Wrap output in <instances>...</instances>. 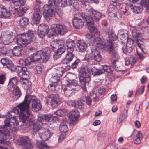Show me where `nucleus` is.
Returning a JSON list of instances; mask_svg holds the SVG:
<instances>
[{
    "label": "nucleus",
    "instance_id": "f257e3e1",
    "mask_svg": "<svg viewBox=\"0 0 149 149\" xmlns=\"http://www.w3.org/2000/svg\"><path fill=\"white\" fill-rule=\"evenodd\" d=\"M29 104H31L32 108L34 109L36 111L40 110L42 107L40 101L36 96L30 95H26L23 102L17 106L20 110L19 120L24 123L28 118V116L30 114L29 110Z\"/></svg>",
    "mask_w": 149,
    "mask_h": 149
},
{
    "label": "nucleus",
    "instance_id": "f03ea898",
    "mask_svg": "<svg viewBox=\"0 0 149 149\" xmlns=\"http://www.w3.org/2000/svg\"><path fill=\"white\" fill-rule=\"evenodd\" d=\"M19 113V110L15 109L10 112H8L9 118H7L4 121V125L0 127V144L6 143V141L5 137L9 136L10 131L7 127H10V129L13 131H16L19 128L18 121L15 118V115Z\"/></svg>",
    "mask_w": 149,
    "mask_h": 149
},
{
    "label": "nucleus",
    "instance_id": "7ed1b4c3",
    "mask_svg": "<svg viewBox=\"0 0 149 149\" xmlns=\"http://www.w3.org/2000/svg\"><path fill=\"white\" fill-rule=\"evenodd\" d=\"M72 0H49V4L45 5L43 7L44 15L47 20H50L55 15L57 6L65 7L72 6L74 7V3L71 2Z\"/></svg>",
    "mask_w": 149,
    "mask_h": 149
},
{
    "label": "nucleus",
    "instance_id": "20e7f679",
    "mask_svg": "<svg viewBox=\"0 0 149 149\" xmlns=\"http://www.w3.org/2000/svg\"><path fill=\"white\" fill-rule=\"evenodd\" d=\"M101 39L97 38L95 39L94 44L100 49H103L108 51L116 59H114L115 61L119 58V57L117 54V51L115 49L113 45L112 41L111 40H107L106 43L104 41H101Z\"/></svg>",
    "mask_w": 149,
    "mask_h": 149
},
{
    "label": "nucleus",
    "instance_id": "39448f33",
    "mask_svg": "<svg viewBox=\"0 0 149 149\" xmlns=\"http://www.w3.org/2000/svg\"><path fill=\"white\" fill-rule=\"evenodd\" d=\"M51 50L50 48L47 47L43 50H40L34 53L31 58L32 63L33 61H39L40 62H46L49 59L50 56Z\"/></svg>",
    "mask_w": 149,
    "mask_h": 149
},
{
    "label": "nucleus",
    "instance_id": "423d86ee",
    "mask_svg": "<svg viewBox=\"0 0 149 149\" xmlns=\"http://www.w3.org/2000/svg\"><path fill=\"white\" fill-rule=\"evenodd\" d=\"M92 68L87 66L82 67L80 70V76L79 78L81 86L84 91H86V83H88L91 81V79L90 75L92 72Z\"/></svg>",
    "mask_w": 149,
    "mask_h": 149
},
{
    "label": "nucleus",
    "instance_id": "0eeeda50",
    "mask_svg": "<svg viewBox=\"0 0 149 149\" xmlns=\"http://www.w3.org/2000/svg\"><path fill=\"white\" fill-rule=\"evenodd\" d=\"M36 33L35 31L29 30L25 34L19 35L17 38V43L23 47L29 44L36 38Z\"/></svg>",
    "mask_w": 149,
    "mask_h": 149
},
{
    "label": "nucleus",
    "instance_id": "6e6552de",
    "mask_svg": "<svg viewBox=\"0 0 149 149\" xmlns=\"http://www.w3.org/2000/svg\"><path fill=\"white\" fill-rule=\"evenodd\" d=\"M50 46L54 52L53 55L54 60H56L60 57L65 50L63 42L58 40H56L52 41L50 43Z\"/></svg>",
    "mask_w": 149,
    "mask_h": 149
},
{
    "label": "nucleus",
    "instance_id": "1a4fd4ad",
    "mask_svg": "<svg viewBox=\"0 0 149 149\" xmlns=\"http://www.w3.org/2000/svg\"><path fill=\"white\" fill-rule=\"evenodd\" d=\"M65 45L67 47L68 53L66 57L61 62L63 64H67L69 63L73 58L74 55L72 52L74 50L75 44L73 40L69 39L66 40Z\"/></svg>",
    "mask_w": 149,
    "mask_h": 149
},
{
    "label": "nucleus",
    "instance_id": "9d476101",
    "mask_svg": "<svg viewBox=\"0 0 149 149\" xmlns=\"http://www.w3.org/2000/svg\"><path fill=\"white\" fill-rule=\"evenodd\" d=\"M87 14V18L86 20L87 22V25H93L94 22H98L102 16L101 13L95 10L92 8L88 10Z\"/></svg>",
    "mask_w": 149,
    "mask_h": 149
},
{
    "label": "nucleus",
    "instance_id": "9b49d317",
    "mask_svg": "<svg viewBox=\"0 0 149 149\" xmlns=\"http://www.w3.org/2000/svg\"><path fill=\"white\" fill-rule=\"evenodd\" d=\"M15 71L18 75L21 77L20 81L21 84H23L27 85V83L29 82L28 79L23 78V77H28L29 74V72L27 68L17 66L15 68Z\"/></svg>",
    "mask_w": 149,
    "mask_h": 149
},
{
    "label": "nucleus",
    "instance_id": "f8f14e48",
    "mask_svg": "<svg viewBox=\"0 0 149 149\" xmlns=\"http://www.w3.org/2000/svg\"><path fill=\"white\" fill-rule=\"evenodd\" d=\"M41 8L38 4H36L34 7V12L31 17V24L36 25L38 24L42 17Z\"/></svg>",
    "mask_w": 149,
    "mask_h": 149
},
{
    "label": "nucleus",
    "instance_id": "ddd939ff",
    "mask_svg": "<svg viewBox=\"0 0 149 149\" xmlns=\"http://www.w3.org/2000/svg\"><path fill=\"white\" fill-rule=\"evenodd\" d=\"M25 120V122H24V123L20 120V122H22L23 123V125H21V126L22 125H25L26 127L32 126V130L31 132L32 134H36L40 130L42 129L41 126L39 125L38 124H34L35 122L34 120L33 119L30 118L29 116H28V118L27 119V120Z\"/></svg>",
    "mask_w": 149,
    "mask_h": 149
},
{
    "label": "nucleus",
    "instance_id": "4468645a",
    "mask_svg": "<svg viewBox=\"0 0 149 149\" xmlns=\"http://www.w3.org/2000/svg\"><path fill=\"white\" fill-rule=\"evenodd\" d=\"M51 29L53 33L52 34L49 35V36H50V37L53 36L54 34L55 33L62 35H64L68 31L65 26L58 24H53L51 26Z\"/></svg>",
    "mask_w": 149,
    "mask_h": 149
},
{
    "label": "nucleus",
    "instance_id": "2eb2a0df",
    "mask_svg": "<svg viewBox=\"0 0 149 149\" xmlns=\"http://www.w3.org/2000/svg\"><path fill=\"white\" fill-rule=\"evenodd\" d=\"M47 103H50L53 107H55L60 104L61 102L60 101L57 95H51L46 98Z\"/></svg>",
    "mask_w": 149,
    "mask_h": 149
},
{
    "label": "nucleus",
    "instance_id": "dca6fc26",
    "mask_svg": "<svg viewBox=\"0 0 149 149\" xmlns=\"http://www.w3.org/2000/svg\"><path fill=\"white\" fill-rule=\"evenodd\" d=\"M91 71L92 75L94 76H96L99 75L105 72L109 73L111 71V70L109 67L105 65L102 66L100 69H97L95 67H93L92 68Z\"/></svg>",
    "mask_w": 149,
    "mask_h": 149
},
{
    "label": "nucleus",
    "instance_id": "f3484780",
    "mask_svg": "<svg viewBox=\"0 0 149 149\" xmlns=\"http://www.w3.org/2000/svg\"><path fill=\"white\" fill-rule=\"evenodd\" d=\"M130 31L132 37L135 39V40L137 42L138 46L140 47L142 43V39H141L142 37V34L137 32L136 27L134 26H132L131 28Z\"/></svg>",
    "mask_w": 149,
    "mask_h": 149
},
{
    "label": "nucleus",
    "instance_id": "a211bd4d",
    "mask_svg": "<svg viewBox=\"0 0 149 149\" xmlns=\"http://www.w3.org/2000/svg\"><path fill=\"white\" fill-rule=\"evenodd\" d=\"M19 143L23 149H33V146L28 137L24 136L21 138Z\"/></svg>",
    "mask_w": 149,
    "mask_h": 149
},
{
    "label": "nucleus",
    "instance_id": "6ab92c4d",
    "mask_svg": "<svg viewBox=\"0 0 149 149\" xmlns=\"http://www.w3.org/2000/svg\"><path fill=\"white\" fill-rule=\"evenodd\" d=\"M1 63L3 65L4 68H8L12 72L15 71L14 65L10 60L7 58H2L1 60Z\"/></svg>",
    "mask_w": 149,
    "mask_h": 149
},
{
    "label": "nucleus",
    "instance_id": "aec40b11",
    "mask_svg": "<svg viewBox=\"0 0 149 149\" xmlns=\"http://www.w3.org/2000/svg\"><path fill=\"white\" fill-rule=\"evenodd\" d=\"M39 135L41 139L43 141L47 140L51 136L49 130L45 128H42L39 133Z\"/></svg>",
    "mask_w": 149,
    "mask_h": 149
},
{
    "label": "nucleus",
    "instance_id": "412c9836",
    "mask_svg": "<svg viewBox=\"0 0 149 149\" xmlns=\"http://www.w3.org/2000/svg\"><path fill=\"white\" fill-rule=\"evenodd\" d=\"M67 116L71 122V123L74 124L79 118V113L77 110L75 109L69 113Z\"/></svg>",
    "mask_w": 149,
    "mask_h": 149
},
{
    "label": "nucleus",
    "instance_id": "4be33fe9",
    "mask_svg": "<svg viewBox=\"0 0 149 149\" xmlns=\"http://www.w3.org/2000/svg\"><path fill=\"white\" fill-rule=\"evenodd\" d=\"M90 55L92 59L96 61L99 62L101 59V56L100 52L97 50L96 48L91 50V53Z\"/></svg>",
    "mask_w": 149,
    "mask_h": 149
},
{
    "label": "nucleus",
    "instance_id": "5701e85b",
    "mask_svg": "<svg viewBox=\"0 0 149 149\" xmlns=\"http://www.w3.org/2000/svg\"><path fill=\"white\" fill-rule=\"evenodd\" d=\"M10 17L8 10L3 5L0 4V18H6Z\"/></svg>",
    "mask_w": 149,
    "mask_h": 149
},
{
    "label": "nucleus",
    "instance_id": "b1692460",
    "mask_svg": "<svg viewBox=\"0 0 149 149\" xmlns=\"http://www.w3.org/2000/svg\"><path fill=\"white\" fill-rule=\"evenodd\" d=\"M77 45L78 50L83 52L86 50L88 45L84 41L81 40L77 43Z\"/></svg>",
    "mask_w": 149,
    "mask_h": 149
},
{
    "label": "nucleus",
    "instance_id": "393cba45",
    "mask_svg": "<svg viewBox=\"0 0 149 149\" xmlns=\"http://www.w3.org/2000/svg\"><path fill=\"white\" fill-rule=\"evenodd\" d=\"M12 52L13 55L15 56H20L24 53L22 48L18 46L14 47Z\"/></svg>",
    "mask_w": 149,
    "mask_h": 149
},
{
    "label": "nucleus",
    "instance_id": "a878e982",
    "mask_svg": "<svg viewBox=\"0 0 149 149\" xmlns=\"http://www.w3.org/2000/svg\"><path fill=\"white\" fill-rule=\"evenodd\" d=\"M85 20H82L81 19H73L72 21V24L74 27L79 29L81 28L84 24L86 23L87 24V22Z\"/></svg>",
    "mask_w": 149,
    "mask_h": 149
},
{
    "label": "nucleus",
    "instance_id": "bb28decb",
    "mask_svg": "<svg viewBox=\"0 0 149 149\" xmlns=\"http://www.w3.org/2000/svg\"><path fill=\"white\" fill-rule=\"evenodd\" d=\"M2 42L5 45H8L13 41L14 36L11 34L5 35L2 37Z\"/></svg>",
    "mask_w": 149,
    "mask_h": 149
},
{
    "label": "nucleus",
    "instance_id": "cd10ccee",
    "mask_svg": "<svg viewBox=\"0 0 149 149\" xmlns=\"http://www.w3.org/2000/svg\"><path fill=\"white\" fill-rule=\"evenodd\" d=\"M17 82L16 77H13L11 78L9 81L7 86V88L8 90L11 91L15 87Z\"/></svg>",
    "mask_w": 149,
    "mask_h": 149
},
{
    "label": "nucleus",
    "instance_id": "c85d7f7f",
    "mask_svg": "<svg viewBox=\"0 0 149 149\" xmlns=\"http://www.w3.org/2000/svg\"><path fill=\"white\" fill-rule=\"evenodd\" d=\"M21 94L20 90L18 87H16L13 91L12 96V100L13 101L16 100L19 98Z\"/></svg>",
    "mask_w": 149,
    "mask_h": 149
},
{
    "label": "nucleus",
    "instance_id": "c756f323",
    "mask_svg": "<svg viewBox=\"0 0 149 149\" xmlns=\"http://www.w3.org/2000/svg\"><path fill=\"white\" fill-rule=\"evenodd\" d=\"M0 52L1 54L2 55L9 56L11 51L9 46L7 45L0 48Z\"/></svg>",
    "mask_w": 149,
    "mask_h": 149
},
{
    "label": "nucleus",
    "instance_id": "7c9ffc66",
    "mask_svg": "<svg viewBox=\"0 0 149 149\" xmlns=\"http://www.w3.org/2000/svg\"><path fill=\"white\" fill-rule=\"evenodd\" d=\"M93 25H88V29H90L91 34H92L93 37L94 36L95 37L98 38V36L100 35V32Z\"/></svg>",
    "mask_w": 149,
    "mask_h": 149
},
{
    "label": "nucleus",
    "instance_id": "2f4dec72",
    "mask_svg": "<svg viewBox=\"0 0 149 149\" xmlns=\"http://www.w3.org/2000/svg\"><path fill=\"white\" fill-rule=\"evenodd\" d=\"M67 122L66 121V119H64L62 120L59 127V129L61 132H65L68 130V128L67 127Z\"/></svg>",
    "mask_w": 149,
    "mask_h": 149
},
{
    "label": "nucleus",
    "instance_id": "473e14b6",
    "mask_svg": "<svg viewBox=\"0 0 149 149\" xmlns=\"http://www.w3.org/2000/svg\"><path fill=\"white\" fill-rule=\"evenodd\" d=\"M115 8V6L111 4L110 5L108 8V11L109 12L108 13V14L109 16H111V17H116L117 18H118L117 15H119L120 16V15L118 13H116V14H115L114 13V12Z\"/></svg>",
    "mask_w": 149,
    "mask_h": 149
},
{
    "label": "nucleus",
    "instance_id": "72a5a7b5",
    "mask_svg": "<svg viewBox=\"0 0 149 149\" xmlns=\"http://www.w3.org/2000/svg\"><path fill=\"white\" fill-rule=\"evenodd\" d=\"M63 70L61 68H59L57 69L56 74L57 77L54 76L53 77V80L56 79L55 82H57L60 79V77H61L63 74Z\"/></svg>",
    "mask_w": 149,
    "mask_h": 149
},
{
    "label": "nucleus",
    "instance_id": "f704fd0d",
    "mask_svg": "<svg viewBox=\"0 0 149 149\" xmlns=\"http://www.w3.org/2000/svg\"><path fill=\"white\" fill-rule=\"evenodd\" d=\"M37 28L38 31H43L47 33L49 31L48 26L44 23L41 24L39 25Z\"/></svg>",
    "mask_w": 149,
    "mask_h": 149
},
{
    "label": "nucleus",
    "instance_id": "c9c22d12",
    "mask_svg": "<svg viewBox=\"0 0 149 149\" xmlns=\"http://www.w3.org/2000/svg\"><path fill=\"white\" fill-rule=\"evenodd\" d=\"M141 7V6L140 5H133L132 4H131L130 6L132 11L134 13L136 14L139 13L141 12L142 9Z\"/></svg>",
    "mask_w": 149,
    "mask_h": 149
},
{
    "label": "nucleus",
    "instance_id": "e433bc0d",
    "mask_svg": "<svg viewBox=\"0 0 149 149\" xmlns=\"http://www.w3.org/2000/svg\"><path fill=\"white\" fill-rule=\"evenodd\" d=\"M31 61V58H29L25 60L20 59L19 60V63L20 64L22 65L23 67H25L24 66H27L32 65Z\"/></svg>",
    "mask_w": 149,
    "mask_h": 149
},
{
    "label": "nucleus",
    "instance_id": "4c0bfd02",
    "mask_svg": "<svg viewBox=\"0 0 149 149\" xmlns=\"http://www.w3.org/2000/svg\"><path fill=\"white\" fill-rule=\"evenodd\" d=\"M52 80L54 82V83L50 84L48 86V88L49 90L50 91H53L54 90H57L58 89L57 87L59 88V85H58L56 84L57 82H55L56 81V79L53 80V77L52 78Z\"/></svg>",
    "mask_w": 149,
    "mask_h": 149
},
{
    "label": "nucleus",
    "instance_id": "58836bf2",
    "mask_svg": "<svg viewBox=\"0 0 149 149\" xmlns=\"http://www.w3.org/2000/svg\"><path fill=\"white\" fill-rule=\"evenodd\" d=\"M87 15H86L84 13H82L81 14L80 13H77L75 15L74 19H76L77 20L81 19L82 20H85L87 19Z\"/></svg>",
    "mask_w": 149,
    "mask_h": 149
},
{
    "label": "nucleus",
    "instance_id": "ea45409f",
    "mask_svg": "<svg viewBox=\"0 0 149 149\" xmlns=\"http://www.w3.org/2000/svg\"><path fill=\"white\" fill-rule=\"evenodd\" d=\"M29 8V7L27 6L20 7L17 10L18 15L20 17L23 16Z\"/></svg>",
    "mask_w": 149,
    "mask_h": 149
},
{
    "label": "nucleus",
    "instance_id": "a19ab883",
    "mask_svg": "<svg viewBox=\"0 0 149 149\" xmlns=\"http://www.w3.org/2000/svg\"><path fill=\"white\" fill-rule=\"evenodd\" d=\"M44 141L42 140L37 141V145L39 148L42 149H47L48 148V147Z\"/></svg>",
    "mask_w": 149,
    "mask_h": 149
},
{
    "label": "nucleus",
    "instance_id": "79ce46f5",
    "mask_svg": "<svg viewBox=\"0 0 149 149\" xmlns=\"http://www.w3.org/2000/svg\"><path fill=\"white\" fill-rule=\"evenodd\" d=\"M45 122H50L51 121H52L53 120L54 121H58L59 119H58V117L56 116H53V117L52 115H45Z\"/></svg>",
    "mask_w": 149,
    "mask_h": 149
},
{
    "label": "nucleus",
    "instance_id": "37998d69",
    "mask_svg": "<svg viewBox=\"0 0 149 149\" xmlns=\"http://www.w3.org/2000/svg\"><path fill=\"white\" fill-rule=\"evenodd\" d=\"M26 0H13L12 3L15 6H19L24 5L25 4Z\"/></svg>",
    "mask_w": 149,
    "mask_h": 149
},
{
    "label": "nucleus",
    "instance_id": "c03bdc74",
    "mask_svg": "<svg viewBox=\"0 0 149 149\" xmlns=\"http://www.w3.org/2000/svg\"><path fill=\"white\" fill-rule=\"evenodd\" d=\"M26 0H13L12 3L15 6H19L24 5L25 4Z\"/></svg>",
    "mask_w": 149,
    "mask_h": 149
},
{
    "label": "nucleus",
    "instance_id": "a18cd8bd",
    "mask_svg": "<svg viewBox=\"0 0 149 149\" xmlns=\"http://www.w3.org/2000/svg\"><path fill=\"white\" fill-rule=\"evenodd\" d=\"M28 19L25 17L21 18L19 20L20 25L22 27L26 26L28 24Z\"/></svg>",
    "mask_w": 149,
    "mask_h": 149
},
{
    "label": "nucleus",
    "instance_id": "49530a36",
    "mask_svg": "<svg viewBox=\"0 0 149 149\" xmlns=\"http://www.w3.org/2000/svg\"><path fill=\"white\" fill-rule=\"evenodd\" d=\"M111 31H113L111 30L109 27H107L105 26L103 27V32L104 34L107 36L109 37Z\"/></svg>",
    "mask_w": 149,
    "mask_h": 149
},
{
    "label": "nucleus",
    "instance_id": "de8ad7c7",
    "mask_svg": "<svg viewBox=\"0 0 149 149\" xmlns=\"http://www.w3.org/2000/svg\"><path fill=\"white\" fill-rule=\"evenodd\" d=\"M133 49L132 47L131 46H124L122 47V50L124 53L128 52L130 53L131 52Z\"/></svg>",
    "mask_w": 149,
    "mask_h": 149
},
{
    "label": "nucleus",
    "instance_id": "09e8293b",
    "mask_svg": "<svg viewBox=\"0 0 149 149\" xmlns=\"http://www.w3.org/2000/svg\"><path fill=\"white\" fill-rule=\"evenodd\" d=\"M86 37L87 39V41L90 43L92 41L94 42V40L95 38H94L91 33V34L88 33L86 34Z\"/></svg>",
    "mask_w": 149,
    "mask_h": 149
},
{
    "label": "nucleus",
    "instance_id": "8fccbe9b",
    "mask_svg": "<svg viewBox=\"0 0 149 149\" xmlns=\"http://www.w3.org/2000/svg\"><path fill=\"white\" fill-rule=\"evenodd\" d=\"M67 87L64 90L65 95L67 97H69L72 92V90L71 89H69V86L68 87L67 86Z\"/></svg>",
    "mask_w": 149,
    "mask_h": 149
},
{
    "label": "nucleus",
    "instance_id": "3c124183",
    "mask_svg": "<svg viewBox=\"0 0 149 149\" xmlns=\"http://www.w3.org/2000/svg\"><path fill=\"white\" fill-rule=\"evenodd\" d=\"M141 5L143 7H145L146 9H149V0H142L141 2Z\"/></svg>",
    "mask_w": 149,
    "mask_h": 149
},
{
    "label": "nucleus",
    "instance_id": "603ef678",
    "mask_svg": "<svg viewBox=\"0 0 149 149\" xmlns=\"http://www.w3.org/2000/svg\"><path fill=\"white\" fill-rule=\"evenodd\" d=\"M80 61V60L79 59H77L75 60V61L71 64L70 66L71 67L72 69L75 68L78 66Z\"/></svg>",
    "mask_w": 149,
    "mask_h": 149
},
{
    "label": "nucleus",
    "instance_id": "864d4df0",
    "mask_svg": "<svg viewBox=\"0 0 149 149\" xmlns=\"http://www.w3.org/2000/svg\"><path fill=\"white\" fill-rule=\"evenodd\" d=\"M84 104L82 102L81 100H78L76 103V106L75 108H77L79 109H82L84 107Z\"/></svg>",
    "mask_w": 149,
    "mask_h": 149
},
{
    "label": "nucleus",
    "instance_id": "5fc2aeb1",
    "mask_svg": "<svg viewBox=\"0 0 149 149\" xmlns=\"http://www.w3.org/2000/svg\"><path fill=\"white\" fill-rule=\"evenodd\" d=\"M45 115L40 114L38 115V120L40 122H42V123H43V122H45Z\"/></svg>",
    "mask_w": 149,
    "mask_h": 149
},
{
    "label": "nucleus",
    "instance_id": "6e6d98bb",
    "mask_svg": "<svg viewBox=\"0 0 149 149\" xmlns=\"http://www.w3.org/2000/svg\"><path fill=\"white\" fill-rule=\"evenodd\" d=\"M59 6H57L56 7V9L55 10V13H57L58 16L60 17H62L63 15V12L61 10L58 8V7Z\"/></svg>",
    "mask_w": 149,
    "mask_h": 149
},
{
    "label": "nucleus",
    "instance_id": "4d7b16f0",
    "mask_svg": "<svg viewBox=\"0 0 149 149\" xmlns=\"http://www.w3.org/2000/svg\"><path fill=\"white\" fill-rule=\"evenodd\" d=\"M144 31L143 34L145 39H148L149 38V31L147 27H145Z\"/></svg>",
    "mask_w": 149,
    "mask_h": 149
},
{
    "label": "nucleus",
    "instance_id": "13d9d810",
    "mask_svg": "<svg viewBox=\"0 0 149 149\" xmlns=\"http://www.w3.org/2000/svg\"><path fill=\"white\" fill-rule=\"evenodd\" d=\"M110 34V36H109V37H108L109 38V40H111V38L112 40L114 41L118 39L117 36L116 35H115L113 31H111Z\"/></svg>",
    "mask_w": 149,
    "mask_h": 149
},
{
    "label": "nucleus",
    "instance_id": "bf43d9fd",
    "mask_svg": "<svg viewBox=\"0 0 149 149\" xmlns=\"http://www.w3.org/2000/svg\"><path fill=\"white\" fill-rule=\"evenodd\" d=\"M42 66L41 64H39L38 65L36 66L35 68L36 71L38 74L42 72Z\"/></svg>",
    "mask_w": 149,
    "mask_h": 149
},
{
    "label": "nucleus",
    "instance_id": "052dcab7",
    "mask_svg": "<svg viewBox=\"0 0 149 149\" xmlns=\"http://www.w3.org/2000/svg\"><path fill=\"white\" fill-rule=\"evenodd\" d=\"M17 11V8H16L13 7L11 6L10 7H9V10H8V11H9L10 14V16L11 14H15Z\"/></svg>",
    "mask_w": 149,
    "mask_h": 149
},
{
    "label": "nucleus",
    "instance_id": "680f3d73",
    "mask_svg": "<svg viewBox=\"0 0 149 149\" xmlns=\"http://www.w3.org/2000/svg\"><path fill=\"white\" fill-rule=\"evenodd\" d=\"M78 1L79 2H81L82 4V5L84 6L85 9L87 10V8L88 7V2L86 1V0H78Z\"/></svg>",
    "mask_w": 149,
    "mask_h": 149
},
{
    "label": "nucleus",
    "instance_id": "e2e57ef3",
    "mask_svg": "<svg viewBox=\"0 0 149 149\" xmlns=\"http://www.w3.org/2000/svg\"><path fill=\"white\" fill-rule=\"evenodd\" d=\"M144 87L141 86L136 91V94L141 95L142 94L144 91Z\"/></svg>",
    "mask_w": 149,
    "mask_h": 149
},
{
    "label": "nucleus",
    "instance_id": "0e129e2a",
    "mask_svg": "<svg viewBox=\"0 0 149 149\" xmlns=\"http://www.w3.org/2000/svg\"><path fill=\"white\" fill-rule=\"evenodd\" d=\"M56 115L60 116H62L65 115V113L62 110H58L55 112Z\"/></svg>",
    "mask_w": 149,
    "mask_h": 149
},
{
    "label": "nucleus",
    "instance_id": "69168bd1",
    "mask_svg": "<svg viewBox=\"0 0 149 149\" xmlns=\"http://www.w3.org/2000/svg\"><path fill=\"white\" fill-rule=\"evenodd\" d=\"M48 33H46L44 31H38V36L41 38H43L45 36L46 34H48Z\"/></svg>",
    "mask_w": 149,
    "mask_h": 149
},
{
    "label": "nucleus",
    "instance_id": "338daca9",
    "mask_svg": "<svg viewBox=\"0 0 149 149\" xmlns=\"http://www.w3.org/2000/svg\"><path fill=\"white\" fill-rule=\"evenodd\" d=\"M121 11L123 14H125L127 16L129 15V13H128V9L126 8L125 7H124L123 8H121Z\"/></svg>",
    "mask_w": 149,
    "mask_h": 149
},
{
    "label": "nucleus",
    "instance_id": "774afa93",
    "mask_svg": "<svg viewBox=\"0 0 149 149\" xmlns=\"http://www.w3.org/2000/svg\"><path fill=\"white\" fill-rule=\"evenodd\" d=\"M133 40L131 38L128 39L127 40V41L126 46H131L132 47V45L133 44Z\"/></svg>",
    "mask_w": 149,
    "mask_h": 149
}]
</instances>
